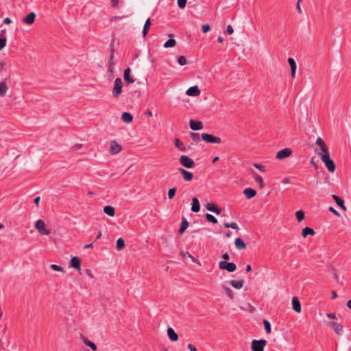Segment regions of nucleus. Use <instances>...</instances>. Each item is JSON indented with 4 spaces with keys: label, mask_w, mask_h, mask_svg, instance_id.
Segmentation results:
<instances>
[{
    "label": "nucleus",
    "mask_w": 351,
    "mask_h": 351,
    "mask_svg": "<svg viewBox=\"0 0 351 351\" xmlns=\"http://www.w3.org/2000/svg\"><path fill=\"white\" fill-rule=\"evenodd\" d=\"M104 212L105 214L110 217H113L115 215V209L111 206H106L104 208Z\"/></svg>",
    "instance_id": "a878e982"
},
{
    "label": "nucleus",
    "mask_w": 351,
    "mask_h": 351,
    "mask_svg": "<svg viewBox=\"0 0 351 351\" xmlns=\"http://www.w3.org/2000/svg\"><path fill=\"white\" fill-rule=\"evenodd\" d=\"M189 96H198L200 94V90L197 86L190 87L186 92Z\"/></svg>",
    "instance_id": "2eb2a0df"
},
{
    "label": "nucleus",
    "mask_w": 351,
    "mask_h": 351,
    "mask_svg": "<svg viewBox=\"0 0 351 351\" xmlns=\"http://www.w3.org/2000/svg\"><path fill=\"white\" fill-rule=\"evenodd\" d=\"M316 145H319L322 149V151L324 152V154L329 152L327 146L326 145L324 141L320 138H317L315 142Z\"/></svg>",
    "instance_id": "4be33fe9"
},
{
    "label": "nucleus",
    "mask_w": 351,
    "mask_h": 351,
    "mask_svg": "<svg viewBox=\"0 0 351 351\" xmlns=\"http://www.w3.org/2000/svg\"><path fill=\"white\" fill-rule=\"evenodd\" d=\"M223 289H224L225 293L227 295V296L230 299L232 300L234 298V293H233L232 291L227 287H223Z\"/></svg>",
    "instance_id": "79ce46f5"
},
{
    "label": "nucleus",
    "mask_w": 351,
    "mask_h": 351,
    "mask_svg": "<svg viewBox=\"0 0 351 351\" xmlns=\"http://www.w3.org/2000/svg\"><path fill=\"white\" fill-rule=\"evenodd\" d=\"M176 188L170 189L168 191V197L169 199H173L176 195Z\"/></svg>",
    "instance_id": "a18cd8bd"
},
{
    "label": "nucleus",
    "mask_w": 351,
    "mask_h": 351,
    "mask_svg": "<svg viewBox=\"0 0 351 351\" xmlns=\"http://www.w3.org/2000/svg\"><path fill=\"white\" fill-rule=\"evenodd\" d=\"M35 228L43 235H49L51 233L50 230L46 228L45 223L42 219H38L35 223Z\"/></svg>",
    "instance_id": "7ed1b4c3"
},
{
    "label": "nucleus",
    "mask_w": 351,
    "mask_h": 351,
    "mask_svg": "<svg viewBox=\"0 0 351 351\" xmlns=\"http://www.w3.org/2000/svg\"><path fill=\"white\" fill-rule=\"evenodd\" d=\"M329 210L337 216L339 215V213L333 207H330Z\"/></svg>",
    "instance_id": "4d7b16f0"
},
{
    "label": "nucleus",
    "mask_w": 351,
    "mask_h": 351,
    "mask_svg": "<svg viewBox=\"0 0 351 351\" xmlns=\"http://www.w3.org/2000/svg\"><path fill=\"white\" fill-rule=\"evenodd\" d=\"M187 0H178V6L180 9H184L186 7Z\"/></svg>",
    "instance_id": "49530a36"
},
{
    "label": "nucleus",
    "mask_w": 351,
    "mask_h": 351,
    "mask_svg": "<svg viewBox=\"0 0 351 351\" xmlns=\"http://www.w3.org/2000/svg\"><path fill=\"white\" fill-rule=\"evenodd\" d=\"M51 268L54 270V271H63V268L58 265H56V264H52L51 265Z\"/></svg>",
    "instance_id": "8fccbe9b"
},
{
    "label": "nucleus",
    "mask_w": 351,
    "mask_h": 351,
    "mask_svg": "<svg viewBox=\"0 0 351 351\" xmlns=\"http://www.w3.org/2000/svg\"><path fill=\"white\" fill-rule=\"evenodd\" d=\"M224 227L225 228H231L232 229H239V227L237 226V224L234 222H232V223H224Z\"/></svg>",
    "instance_id": "c03bdc74"
},
{
    "label": "nucleus",
    "mask_w": 351,
    "mask_h": 351,
    "mask_svg": "<svg viewBox=\"0 0 351 351\" xmlns=\"http://www.w3.org/2000/svg\"><path fill=\"white\" fill-rule=\"evenodd\" d=\"M189 227V222L185 218H183L182 220L181 226L179 229V233L183 234L186 229Z\"/></svg>",
    "instance_id": "473e14b6"
},
{
    "label": "nucleus",
    "mask_w": 351,
    "mask_h": 351,
    "mask_svg": "<svg viewBox=\"0 0 351 351\" xmlns=\"http://www.w3.org/2000/svg\"><path fill=\"white\" fill-rule=\"evenodd\" d=\"M86 273L87 274V275L88 276H90V278H93V275H92V273H91V271L88 269H86Z\"/></svg>",
    "instance_id": "e2e57ef3"
},
{
    "label": "nucleus",
    "mask_w": 351,
    "mask_h": 351,
    "mask_svg": "<svg viewBox=\"0 0 351 351\" xmlns=\"http://www.w3.org/2000/svg\"><path fill=\"white\" fill-rule=\"evenodd\" d=\"M151 24V19L149 18L146 20L142 32V34L144 38L147 34Z\"/></svg>",
    "instance_id": "c85d7f7f"
},
{
    "label": "nucleus",
    "mask_w": 351,
    "mask_h": 351,
    "mask_svg": "<svg viewBox=\"0 0 351 351\" xmlns=\"http://www.w3.org/2000/svg\"><path fill=\"white\" fill-rule=\"evenodd\" d=\"M191 210L197 213L200 210V205L197 198L193 197L191 202Z\"/></svg>",
    "instance_id": "6ab92c4d"
},
{
    "label": "nucleus",
    "mask_w": 351,
    "mask_h": 351,
    "mask_svg": "<svg viewBox=\"0 0 351 351\" xmlns=\"http://www.w3.org/2000/svg\"><path fill=\"white\" fill-rule=\"evenodd\" d=\"M219 267L221 269L227 270L229 272H234L237 269V266L234 263L227 261H221Z\"/></svg>",
    "instance_id": "423d86ee"
},
{
    "label": "nucleus",
    "mask_w": 351,
    "mask_h": 351,
    "mask_svg": "<svg viewBox=\"0 0 351 351\" xmlns=\"http://www.w3.org/2000/svg\"><path fill=\"white\" fill-rule=\"evenodd\" d=\"M80 265H81V260L78 257H76V256L72 257L69 266L71 267H73L75 269L80 271Z\"/></svg>",
    "instance_id": "f8f14e48"
},
{
    "label": "nucleus",
    "mask_w": 351,
    "mask_h": 351,
    "mask_svg": "<svg viewBox=\"0 0 351 351\" xmlns=\"http://www.w3.org/2000/svg\"><path fill=\"white\" fill-rule=\"evenodd\" d=\"M222 258L226 260V261H228L230 259V256L228 253H224L223 255H222Z\"/></svg>",
    "instance_id": "052dcab7"
},
{
    "label": "nucleus",
    "mask_w": 351,
    "mask_h": 351,
    "mask_svg": "<svg viewBox=\"0 0 351 351\" xmlns=\"http://www.w3.org/2000/svg\"><path fill=\"white\" fill-rule=\"evenodd\" d=\"M40 196H38V197H35V199H34V202L37 206H38L39 202H40Z\"/></svg>",
    "instance_id": "680f3d73"
},
{
    "label": "nucleus",
    "mask_w": 351,
    "mask_h": 351,
    "mask_svg": "<svg viewBox=\"0 0 351 351\" xmlns=\"http://www.w3.org/2000/svg\"><path fill=\"white\" fill-rule=\"evenodd\" d=\"M295 216L297 217L298 221L301 222L305 217V214L302 210H298L295 213Z\"/></svg>",
    "instance_id": "ea45409f"
},
{
    "label": "nucleus",
    "mask_w": 351,
    "mask_h": 351,
    "mask_svg": "<svg viewBox=\"0 0 351 351\" xmlns=\"http://www.w3.org/2000/svg\"><path fill=\"white\" fill-rule=\"evenodd\" d=\"M187 347L190 351H197L196 348L193 346L192 344H189Z\"/></svg>",
    "instance_id": "6e6d98bb"
},
{
    "label": "nucleus",
    "mask_w": 351,
    "mask_h": 351,
    "mask_svg": "<svg viewBox=\"0 0 351 351\" xmlns=\"http://www.w3.org/2000/svg\"><path fill=\"white\" fill-rule=\"evenodd\" d=\"M210 29V27L208 24H204L202 27V30L203 33L206 34Z\"/></svg>",
    "instance_id": "3c124183"
},
{
    "label": "nucleus",
    "mask_w": 351,
    "mask_h": 351,
    "mask_svg": "<svg viewBox=\"0 0 351 351\" xmlns=\"http://www.w3.org/2000/svg\"><path fill=\"white\" fill-rule=\"evenodd\" d=\"M121 150V146L117 141H112L109 150L110 153L114 155L120 152Z\"/></svg>",
    "instance_id": "1a4fd4ad"
},
{
    "label": "nucleus",
    "mask_w": 351,
    "mask_h": 351,
    "mask_svg": "<svg viewBox=\"0 0 351 351\" xmlns=\"http://www.w3.org/2000/svg\"><path fill=\"white\" fill-rule=\"evenodd\" d=\"M178 171L182 174L184 180L185 181L189 182L191 181L193 178V175L192 173L186 171L183 168H179Z\"/></svg>",
    "instance_id": "9d476101"
},
{
    "label": "nucleus",
    "mask_w": 351,
    "mask_h": 351,
    "mask_svg": "<svg viewBox=\"0 0 351 351\" xmlns=\"http://www.w3.org/2000/svg\"><path fill=\"white\" fill-rule=\"evenodd\" d=\"M252 173H253L256 182L259 184L260 187L261 189H263L264 187V184H263V180L262 177L258 176V175H257L254 171L252 172Z\"/></svg>",
    "instance_id": "c9c22d12"
},
{
    "label": "nucleus",
    "mask_w": 351,
    "mask_h": 351,
    "mask_svg": "<svg viewBox=\"0 0 351 351\" xmlns=\"http://www.w3.org/2000/svg\"><path fill=\"white\" fill-rule=\"evenodd\" d=\"M8 90L7 84L4 82H0V97H4Z\"/></svg>",
    "instance_id": "72a5a7b5"
},
{
    "label": "nucleus",
    "mask_w": 351,
    "mask_h": 351,
    "mask_svg": "<svg viewBox=\"0 0 351 351\" xmlns=\"http://www.w3.org/2000/svg\"><path fill=\"white\" fill-rule=\"evenodd\" d=\"M288 62H289V64L290 65V67H291V77H295V72H296V69H297L296 62L294 60V59L292 58H288Z\"/></svg>",
    "instance_id": "dca6fc26"
},
{
    "label": "nucleus",
    "mask_w": 351,
    "mask_h": 351,
    "mask_svg": "<svg viewBox=\"0 0 351 351\" xmlns=\"http://www.w3.org/2000/svg\"><path fill=\"white\" fill-rule=\"evenodd\" d=\"M6 38L0 36V50L4 48L6 45Z\"/></svg>",
    "instance_id": "09e8293b"
},
{
    "label": "nucleus",
    "mask_w": 351,
    "mask_h": 351,
    "mask_svg": "<svg viewBox=\"0 0 351 351\" xmlns=\"http://www.w3.org/2000/svg\"><path fill=\"white\" fill-rule=\"evenodd\" d=\"M217 40L219 43H222L223 42V38L221 36H218Z\"/></svg>",
    "instance_id": "338daca9"
},
{
    "label": "nucleus",
    "mask_w": 351,
    "mask_h": 351,
    "mask_svg": "<svg viewBox=\"0 0 351 351\" xmlns=\"http://www.w3.org/2000/svg\"><path fill=\"white\" fill-rule=\"evenodd\" d=\"M263 325L267 334H270L271 331V327L270 322L267 319H263Z\"/></svg>",
    "instance_id": "58836bf2"
},
{
    "label": "nucleus",
    "mask_w": 351,
    "mask_h": 351,
    "mask_svg": "<svg viewBox=\"0 0 351 351\" xmlns=\"http://www.w3.org/2000/svg\"><path fill=\"white\" fill-rule=\"evenodd\" d=\"M125 247V242H124V240L122 239V238H119L117 239V250L118 251H120L121 250H123Z\"/></svg>",
    "instance_id": "e433bc0d"
},
{
    "label": "nucleus",
    "mask_w": 351,
    "mask_h": 351,
    "mask_svg": "<svg viewBox=\"0 0 351 351\" xmlns=\"http://www.w3.org/2000/svg\"><path fill=\"white\" fill-rule=\"evenodd\" d=\"M176 40L173 38H170L165 43L164 47H165V48L173 47L176 45Z\"/></svg>",
    "instance_id": "4c0bfd02"
},
{
    "label": "nucleus",
    "mask_w": 351,
    "mask_h": 351,
    "mask_svg": "<svg viewBox=\"0 0 351 351\" xmlns=\"http://www.w3.org/2000/svg\"><path fill=\"white\" fill-rule=\"evenodd\" d=\"M167 335L169 339L172 341H177L178 335L172 328H167Z\"/></svg>",
    "instance_id": "f3484780"
},
{
    "label": "nucleus",
    "mask_w": 351,
    "mask_h": 351,
    "mask_svg": "<svg viewBox=\"0 0 351 351\" xmlns=\"http://www.w3.org/2000/svg\"><path fill=\"white\" fill-rule=\"evenodd\" d=\"M332 197L339 207H341L343 210H346V208L344 206V202L342 199H341L339 197L337 196L336 195H332Z\"/></svg>",
    "instance_id": "cd10ccee"
},
{
    "label": "nucleus",
    "mask_w": 351,
    "mask_h": 351,
    "mask_svg": "<svg viewBox=\"0 0 351 351\" xmlns=\"http://www.w3.org/2000/svg\"><path fill=\"white\" fill-rule=\"evenodd\" d=\"M83 341L86 346L90 348L93 351L97 350V347L95 343L90 341V340H88L87 338H85V337L83 338Z\"/></svg>",
    "instance_id": "2f4dec72"
},
{
    "label": "nucleus",
    "mask_w": 351,
    "mask_h": 351,
    "mask_svg": "<svg viewBox=\"0 0 351 351\" xmlns=\"http://www.w3.org/2000/svg\"><path fill=\"white\" fill-rule=\"evenodd\" d=\"M292 308L297 313L301 312V304L296 297H293L292 299Z\"/></svg>",
    "instance_id": "a211bd4d"
},
{
    "label": "nucleus",
    "mask_w": 351,
    "mask_h": 351,
    "mask_svg": "<svg viewBox=\"0 0 351 351\" xmlns=\"http://www.w3.org/2000/svg\"><path fill=\"white\" fill-rule=\"evenodd\" d=\"M235 247L239 250H244L246 247V245L241 238H237L234 241Z\"/></svg>",
    "instance_id": "393cba45"
},
{
    "label": "nucleus",
    "mask_w": 351,
    "mask_h": 351,
    "mask_svg": "<svg viewBox=\"0 0 351 351\" xmlns=\"http://www.w3.org/2000/svg\"><path fill=\"white\" fill-rule=\"evenodd\" d=\"M175 146L182 152H186V148L183 146V143L178 138L174 141Z\"/></svg>",
    "instance_id": "f704fd0d"
},
{
    "label": "nucleus",
    "mask_w": 351,
    "mask_h": 351,
    "mask_svg": "<svg viewBox=\"0 0 351 351\" xmlns=\"http://www.w3.org/2000/svg\"><path fill=\"white\" fill-rule=\"evenodd\" d=\"M189 125L193 130H199L203 128V124L201 121L191 120Z\"/></svg>",
    "instance_id": "4468645a"
},
{
    "label": "nucleus",
    "mask_w": 351,
    "mask_h": 351,
    "mask_svg": "<svg viewBox=\"0 0 351 351\" xmlns=\"http://www.w3.org/2000/svg\"><path fill=\"white\" fill-rule=\"evenodd\" d=\"M254 166L261 171H265V167L258 163H254Z\"/></svg>",
    "instance_id": "864d4df0"
},
{
    "label": "nucleus",
    "mask_w": 351,
    "mask_h": 351,
    "mask_svg": "<svg viewBox=\"0 0 351 351\" xmlns=\"http://www.w3.org/2000/svg\"><path fill=\"white\" fill-rule=\"evenodd\" d=\"M119 3V0H111V5L112 7H116Z\"/></svg>",
    "instance_id": "bf43d9fd"
},
{
    "label": "nucleus",
    "mask_w": 351,
    "mask_h": 351,
    "mask_svg": "<svg viewBox=\"0 0 351 351\" xmlns=\"http://www.w3.org/2000/svg\"><path fill=\"white\" fill-rule=\"evenodd\" d=\"M243 194L247 199H252L256 195V191L252 188H246L243 191Z\"/></svg>",
    "instance_id": "aec40b11"
},
{
    "label": "nucleus",
    "mask_w": 351,
    "mask_h": 351,
    "mask_svg": "<svg viewBox=\"0 0 351 351\" xmlns=\"http://www.w3.org/2000/svg\"><path fill=\"white\" fill-rule=\"evenodd\" d=\"M181 165L188 169H191L195 167V162L188 156L182 155L179 159Z\"/></svg>",
    "instance_id": "20e7f679"
},
{
    "label": "nucleus",
    "mask_w": 351,
    "mask_h": 351,
    "mask_svg": "<svg viewBox=\"0 0 351 351\" xmlns=\"http://www.w3.org/2000/svg\"><path fill=\"white\" fill-rule=\"evenodd\" d=\"M114 50L112 49L111 50V53H110V60H109V62H108V71L109 72H113V70H114V62H113V58H114V53H113Z\"/></svg>",
    "instance_id": "7c9ffc66"
},
{
    "label": "nucleus",
    "mask_w": 351,
    "mask_h": 351,
    "mask_svg": "<svg viewBox=\"0 0 351 351\" xmlns=\"http://www.w3.org/2000/svg\"><path fill=\"white\" fill-rule=\"evenodd\" d=\"M267 345V341L265 339L253 340L251 343L252 351H264V348Z\"/></svg>",
    "instance_id": "f03ea898"
},
{
    "label": "nucleus",
    "mask_w": 351,
    "mask_h": 351,
    "mask_svg": "<svg viewBox=\"0 0 351 351\" xmlns=\"http://www.w3.org/2000/svg\"><path fill=\"white\" fill-rule=\"evenodd\" d=\"M337 297V293L335 291H332V299H335Z\"/></svg>",
    "instance_id": "0e129e2a"
},
{
    "label": "nucleus",
    "mask_w": 351,
    "mask_h": 351,
    "mask_svg": "<svg viewBox=\"0 0 351 351\" xmlns=\"http://www.w3.org/2000/svg\"><path fill=\"white\" fill-rule=\"evenodd\" d=\"M233 32H234V29H233L232 27L230 25H228L227 28H226V30L225 32V34H228V35H230Z\"/></svg>",
    "instance_id": "603ef678"
},
{
    "label": "nucleus",
    "mask_w": 351,
    "mask_h": 351,
    "mask_svg": "<svg viewBox=\"0 0 351 351\" xmlns=\"http://www.w3.org/2000/svg\"><path fill=\"white\" fill-rule=\"evenodd\" d=\"M178 62L180 65L184 66L187 64V60L184 56H182L178 58Z\"/></svg>",
    "instance_id": "37998d69"
},
{
    "label": "nucleus",
    "mask_w": 351,
    "mask_h": 351,
    "mask_svg": "<svg viewBox=\"0 0 351 351\" xmlns=\"http://www.w3.org/2000/svg\"><path fill=\"white\" fill-rule=\"evenodd\" d=\"M328 326L332 328L337 335H341L343 332L342 326L335 322H331L328 324Z\"/></svg>",
    "instance_id": "ddd939ff"
},
{
    "label": "nucleus",
    "mask_w": 351,
    "mask_h": 351,
    "mask_svg": "<svg viewBox=\"0 0 351 351\" xmlns=\"http://www.w3.org/2000/svg\"><path fill=\"white\" fill-rule=\"evenodd\" d=\"M122 80L121 78L117 77L114 80V87L112 89V95L114 97H118L122 92Z\"/></svg>",
    "instance_id": "39448f33"
},
{
    "label": "nucleus",
    "mask_w": 351,
    "mask_h": 351,
    "mask_svg": "<svg viewBox=\"0 0 351 351\" xmlns=\"http://www.w3.org/2000/svg\"><path fill=\"white\" fill-rule=\"evenodd\" d=\"M130 68H127L124 71L123 79L127 84H132L135 82V79L130 75Z\"/></svg>",
    "instance_id": "9b49d317"
},
{
    "label": "nucleus",
    "mask_w": 351,
    "mask_h": 351,
    "mask_svg": "<svg viewBox=\"0 0 351 351\" xmlns=\"http://www.w3.org/2000/svg\"><path fill=\"white\" fill-rule=\"evenodd\" d=\"M347 306L351 309V300H349L348 302H347Z\"/></svg>",
    "instance_id": "774afa93"
},
{
    "label": "nucleus",
    "mask_w": 351,
    "mask_h": 351,
    "mask_svg": "<svg viewBox=\"0 0 351 351\" xmlns=\"http://www.w3.org/2000/svg\"><path fill=\"white\" fill-rule=\"evenodd\" d=\"M326 316H327L328 318H330V319H337V317H336L335 314V313H327V314H326Z\"/></svg>",
    "instance_id": "5fc2aeb1"
},
{
    "label": "nucleus",
    "mask_w": 351,
    "mask_h": 351,
    "mask_svg": "<svg viewBox=\"0 0 351 351\" xmlns=\"http://www.w3.org/2000/svg\"><path fill=\"white\" fill-rule=\"evenodd\" d=\"M230 285L235 289H240L243 287V280H232L230 282Z\"/></svg>",
    "instance_id": "c756f323"
},
{
    "label": "nucleus",
    "mask_w": 351,
    "mask_h": 351,
    "mask_svg": "<svg viewBox=\"0 0 351 351\" xmlns=\"http://www.w3.org/2000/svg\"><path fill=\"white\" fill-rule=\"evenodd\" d=\"M35 19H36V14L34 12H32L26 17H25L23 19V22L28 25H31L34 22Z\"/></svg>",
    "instance_id": "412c9836"
},
{
    "label": "nucleus",
    "mask_w": 351,
    "mask_h": 351,
    "mask_svg": "<svg viewBox=\"0 0 351 351\" xmlns=\"http://www.w3.org/2000/svg\"><path fill=\"white\" fill-rule=\"evenodd\" d=\"M202 138L203 141L210 143H221V139L219 137L214 136L212 134L208 133L202 134Z\"/></svg>",
    "instance_id": "0eeeda50"
},
{
    "label": "nucleus",
    "mask_w": 351,
    "mask_h": 351,
    "mask_svg": "<svg viewBox=\"0 0 351 351\" xmlns=\"http://www.w3.org/2000/svg\"><path fill=\"white\" fill-rule=\"evenodd\" d=\"M206 219H207L208 221H209L210 223H217V219H216V217H214L211 214L207 213L206 215Z\"/></svg>",
    "instance_id": "a19ab883"
},
{
    "label": "nucleus",
    "mask_w": 351,
    "mask_h": 351,
    "mask_svg": "<svg viewBox=\"0 0 351 351\" xmlns=\"http://www.w3.org/2000/svg\"><path fill=\"white\" fill-rule=\"evenodd\" d=\"M315 232L314 230L310 227H305L302 232V234L303 237H306L308 235L313 236L315 235Z\"/></svg>",
    "instance_id": "bb28decb"
},
{
    "label": "nucleus",
    "mask_w": 351,
    "mask_h": 351,
    "mask_svg": "<svg viewBox=\"0 0 351 351\" xmlns=\"http://www.w3.org/2000/svg\"><path fill=\"white\" fill-rule=\"evenodd\" d=\"M321 159L330 172L333 173L335 171V165L333 160L330 159L329 152L323 154L321 156Z\"/></svg>",
    "instance_id": "f257e3e1"
},
{
    "label": "nucleus",
    "mask_w": 351,
    "mask_h": 351,
    "mask_svg": "<svg viewBox=\"0 0 351 351\" xmlns=\"http://www.w3.org/2000/svg\"><path fill=\"white\" fill-rule=\"evenodd\" d=\"M252 270V267L250 265H247L246 268H245V271L246 272H250V271Z\"/></svg>",
    "instance_id": "69168bd1"
},
{
    "label": "nucleus",
    "mask_w": 351,
    "mask_h": 351,
    "mask_svg": "<svg viewBox=\"0 0 351 351\" xmlns=\"http://www.w3.org/2000/svg\"><path fill=\"white\" fill-rule=\"evenodd\" d=\"M11 22H12L11 19L8 17L5 18L3 20V23L6 24V25L11 23Z\"/></svg>",
    "instance_id": "13d9d810"
},
{
    "label": "nucleus",
    "mask_w": 351,
    "mask_h": 351,
    "mask_svg": "<svg viewBox=\"0 0 351 351\" xmlns=\"http://www.w3.org/2000/svg\"><path fill=\"white\" fill-rule=\"evenodd\" d=\"M291 154V150L289 148H285L283 149L280 150L276 154V158L282 160L285 159Z\"/></svg>",
    "instance_id": "6e6552de"
},
{
    "label": "nucleus",
    "mask_w": 351,
    "mask_h": 351,
    "mask_svg": "<svg viewBox=\"0 0 351 351\" xmlns=\"http://www.w3.org/2000/svg\"><path fill=\"white\" fill-rule=\"evenodd\" d=\"M206 208L209 211L216 213L217 215H219L221 213V210L219 208H217L215 206V204H212V203L207 204L206 205Z\"/></svg>",
    "instance_id": "5701e85b"
},
{
    "label": "nucleus",
    "mask_w": 351,
    "mask_h": 351,
    "mask_svg": "<svg viewBox=\"0 0 351 351\" xmlns=\"http://www.w3.org/2000/svg\"><path fill=\"white\" fill-rule=\"evenodd\" d=\"M191 136L192 139L195 142H199V140H200V136H199V134L198 133L191 132Z\"/></svg>",
    "instance_id": "de8ad7c7"
},
{
    "label": "nucleus",
    "mask_w": 351,
    "mask_h": 351,
    "mask_svg": "<svg viewBox=\"0 0 351 351\" xmlns=\"http://www.w3.org/2000/svg\"><path fill=\"white\" fill-rule=\"evenodd\" d=\"M121 119L123 122L130 123L133 120V117L130 112H124L121 115Z\"/></svg>",
    "instance_id": "b1692460"
}]
</instances>
